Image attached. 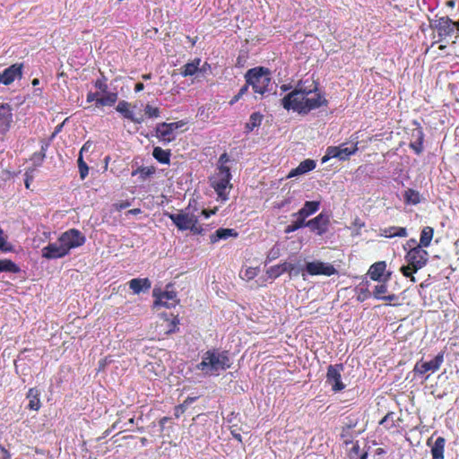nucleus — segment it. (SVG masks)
Masks as SVG:
<instances>
[{"instance_id":"nucleus-1","label":"nucleus","mask_w":459,"mask_h":459,"mask_svg":"<svg viewBox=\"0 0 459 459\" xmlns=\"http://www.w3.org/2000/svg\"><path fill=\"white\" fill-rule=\"evenodd\" d=\"M231 366L229 352L219 351L216 349L209 350L204 353L202 361L196 366L197 369L210 375H218Z\"/></svg>"},{"instance_id":"nucleus-2","label":"nucleus","mask_w":459,"mask_h":459,"mask_svg":"<svg viewBox=\"0 0 459 459\" xmlns=\"http://www.w3.org/2000/svg\"><path fill=\"white\" fill-rule=\"evenodd\" d=\"M165 216L169 218L179 230H189L196 235H203V226L198 221V216L190 211V204L184 210H180L178 213H170L166 212Z\"/></svg>"},{"instance_id":"nucleus-3","label":"nucleus","mask_w":459,"mask_h":459,"mask_svg":"<svg viewBox=\"0 0 459 459\" xmlns=\"http://www.w3.org/2000/svg\"><path fill=\"white\" fill-rule=\"evenodd\" d=\"M230 169L226 165H219L217 172L210 178L211 186L222 201L229 199L230 191L232 188Z\"/></svg>"},{"instance_id":"nucleus-4","label":"nucleus","mask_w":459,"mask_h":459,"mask_svg":"<svg viewBox=\"0 0 459 459\" xmlns=\"http://www.w3.org/2000/svg\"><path fill=\"white\" fill-rule=\"evenodd\" d=\"M245 79L254 91L261 95L268 91L272 81L269 69L262 66L249 69L245 74Z\"/></svg>"},{"instance_id":"nucleus-5","label":"nucleus","mask_w":459,"mask_h":459,"mask_svg":"<svg viewBox=\"0 0 459 459\" xmlns=\"http://www.w3.org/2000/svg\"><path fill=\"white\" fill-rule=\"evenodd\" d=\"M318 85V82L315 80L299 81L296 88L281 99L282 107L290 110V107H291L292 104L291 102H293L294 100H300V98L317 92L319 90Z\"/></svg>"},{"instance_id":"nucleus-6","label":"nucleus","mask_w":459,"mask_h":459,"mask_svg":"<svg viewBox=\"0 0 459 459\" xmlns=\"http://www.w3.org/2000/svg\"><path fill=\"white\" fill-rule=\"evenodd\" d=\"M291 103L290 110L292 109L299 114H307L311 110L327 106L328 100L325 98V95L318 91L313 97L306 96L298 100H294Z\"/></svg>"},{"instance_id":"nucleus-7","label":"nucleus","mask_w":459,"mask_h":459,"mask_svg":"<svg viewBox=\"0 0 459 459\" xmlns=\"http://www.w3.org/2000/svg\"><path fill=\"white\" fill-rule=\"evenodd\" d=\"M57 240L69 253L71 249L82 246L85 243L86 238L79 230L70 229L63 232Z\"/></svg>"},{"instance_id":"nucleus-8","label":"nucleus","mask_w":459,"mask_h":459,"mask_svg":"<svg viewBox=\"0 0 459 459\" xmlns=\"http://www.w3.org/2000/svg\"><path fill=\"white\" fill-rule=\"evenodd\" d=\"M404 259L410 265L419 271L427 264L429 253L423 247L416 245L407 251Z\"/></svg>"},{"instance_id":"nucleus-9","label":"nucleus","mask_w":459,"mask_h":459,"mask_svg":"<svg viewBox=\"0 0 459 459\" xmlns=\"http://www.w3.org/2000/svg\"><path fill=\"white\" fill-rule=\"evenodd\" d=\"M170 285L167 286L169 289ZM152 295L155 298L154 307H164L167 308L175 307L179 299H178L177 292L174 290H161L160 289H154L152 291Z\"/></svg>"},{"instance_id":"nucleus-10","label":"nucleus","mask_w":459,"mask_h":459,"mask_svg":"<svg viewBox=\"0 0 459 459\" xmlns=\"http://www.w3.org/2000/svg\"><path fill=\"white\" fill-rule=\"evenodd\" d=\"M344 367L342 363L329 365L326 372V383L331 385L332 391L338 393L345 388V384L342 381V372Z\"/></svg>"},{"instance_id":"nucleus-11","label":"nucleus","mask_w":459,"mask_h":459,"mask_svg":"<svg viewBox=\"0 0 459 459\" xmlns=\"http://www.w3.org/2000/svg\"><path fill=\"white\" fill-rule=\"evenodd\" d=\"M183 120L172 123H159L156 126V137L162 143H170L175 139L174 132L185 126Z\"/></svg>"},{"instance_id":"nucleus-12","label":"nucleus","mask_w":459,"mask_h":459,"mask_svg":"<svg viewBox=\"0 0 459 459\" xmlns=\"http://www.w3.org/2000/svg\"><path fill=\"white\" fill-rule=\"evenodd\" d=\"M304 270L307 272V274L311 276L316 275H325V276H332L334 274H337L338 272L335 269V267L328 263H324L319 260H316L313 262H307L305 265Z\"/></svg>"},{"instance_id":"nucleus-13","label":"nucleus","mask_w":459,"mask_h":459,"mask_svg":"<svg viewBox=\"0 0 459 459\" xmlns=\"http://www.w3.org/2000/svg\"><path fill=\"white\" fill-rule=\"evenodd\" d=\"M358 143H354L351 147H345L343 144L339 146H330L326 150V155L322 159L323 162H325L330 158H337L341 160H346L351 155L354 154L358 151Z\"/></svg>"},{"instance_id":"nucleus-14","label":"nucleus","mask_w":459,"mask_h":459,"mask_svg":"<svg viewBox=\"0 0 459 459\" xmlns=\"http://www.w3.org/2000/svg\"><path fill=\"white\" fill-rule=\"evenodd\" d=\"M444 355L445 352L440 351L430 361H418L413 368V372L418 375H424L429 371L436 372L439 369L442 363L444 362Z\"/></svg>"},{"instance_id":"nucleus-15","label":"nucleus","mask_w":459,"mask_h":459,"mask_svg":"<svg viewBox=\"0 0 459 459\" xmlns=\"http://www.w3.org/2000/svg\"><path fill=\"white\" fill-rule=\"evenodd\" d=\"M24 65L22 63H15L0 73V83L8 86L16 79H22Z\"/></svg>"},{"instance_id":"nucleus-16","label":"nucleus","mask_w":459,"mask_h":459,"mask_svg":"<svg viewBox=\"0 0 459 459\" xmlns=\"http://www.w3.org/2000/svg\"><path fill=\"white\" fill-rule=\"evenodd\" d=\"M329 224L330 217L324 212L306 221V227H308L312 232L316 233L318 236H322L327 232Z\"/></svg>"},{"instance_id":"nucleus-17","label":"nucleus","mask_w":459,"mask_h":459,"mask_svg":"<svg viewBox=\"0 0 459 459\" xmlns=\"http://www.w3.org/2000/svg\"><path fill=\"white\" fill-rule=\"evenodd\" d=\"M13 122V108L9 103L0 104V136H4Z\"/></svg>"},{"instance_id":"nucleus-18","label":"nucleus","mask_w":459,"mask_h":459,"mask_svg":"<svg viewBox=\"0 0 459 459\" xmlns=\"http://www.w3.org/2000/svg\"><path fill=\"white\" fill-rule=\"evenodd\" d=\"M435 29L437 31L439 40L450 37L455 31V22L449 17H441L436 21Z\"/></svg>"},{"instance_id":"nucleus-19","label":"nucleus","mask_w":459,"mask_h":459,"mask_svg":"<svg viewBox=\"0 0 459 459\" xmlns=\"http://www.w3.org/2000/svg\"><path fill=\"white\" fill-rule=\"evenodd\" d=\"M42 256L46 259L62 258L68 255V252L61 243H49L41 250Z\"/></svg>"},{"instance_id":"nucleus-20","label":"nucleus","mask_w":459,"mask_h":459,"mask_svg":"<svg viewBox=\"0 0 459 459\" xmlns=\"http://www.w3.org/2000/svg\"><path fill=\"white\" fill-rule=\"evenodd\" d=\"M116 110L119 112L122 117L135 124H142L144 121L143 116L135 117L131 110V104L126 100H121L116 107Z\"/></svg>"},{"instance_id":"nucleus-21","label":"nucleus","mask_w":459,"mask_h":459,"mask_svg":"<svg viewBox=\"0 0 459 459\" xmlns=\"http://www.w3.org/2000/svg\"><path fill=\"white\" fill-rule=\"evenodd\" d=\"M386 262L385 261H378L370 265L368 275L372 281H381L384 278H385L386 273Z\"/></svg>"},{"instance_id":"nucleus-22","label":"nucleus","mask_w":459,"mask_h":459,"mask_svg":"<svg viewBox=\"0 0 459 459\" xmlns=\"http://www.w3.org/2000/svg\"><path fill=\"white\" fill-rule=\"evenodd\" d=\"M316 163L314 160L307 159V160L301 161L297 168L292 169L289 172L287 178H291L294 177H298V176L306 174V173L313 170L316 168Z\"/></svg>"},{"instance_id":"nucleus-23","label":"nucleus","mask_w":459,"mask_h":459,"mask_svg":"<svg viewBox=\"0 0 459 459\" xmlns=\"http://www.w3.org/2000/svg\"><path fill=\"white\" fill-rule=\"evenodd\" d=\"M320 207L319 201H306L303 207L299 209L297 212L292 214L293 217H301L306 221V219L316 213Z\"/></svg>"},{"instance_id":"nucleus-24","label":"nucleus","mask_w":459,"mask_h":459,"mask_svg":"<svg viewBox=\"0 0 459 459\" xmlns=\"http://www.w3.org/2000/svg\"><path fill=\"white\" fill-rule=\"evenodd\" d=\"M129 288L134 294L148 291L152 282L148 278H134L128 281Z\"/></svg>"},{"instance_id":"nucleus-25","label":"nucleus","mask_w":459,"mask_h":459,"mask_svg":"<svg viewBox=\"0 0 459 459\" xmlns=\"http://www.w3.org/2000/svg\"><path fill=\"white\" fill-rule=\"evenodd\" d=\"M40 392L36 387H31L29 389L27 393V399H29V403L27 408L31 411H39L41 407L40 402Z\"/></svg>"},{"instance_id":"nucleus-26","label":"nucleus","mask_w":459,"mask_h":459,"mask_svg":"<svg viewBox=\"0 0 459 459\" xmlns=\"http://www.w3.org/2000/svg\"><path fill=\"white\" fill-rule=\"evenodd\" d=\"M391 276V272L386 273L385 278H384L383 281H379L380 283L378 285L375 286L372 292V296L376 299L381 300L384 298V296H385L386 293L388 292L387 282L390 281Z\"/></svg>"},{"instance_id":"nucleus-27","label":"nucleus","mask_w":459,"mask_h":459,"mask_svg":"<svg viewBox=\"0 0 459 459\" xmlns=\"http://www.w3.org/2000/svg\"><path fill=\"white\" fill-rule=\"evenodd\" d=\"M238 233L234 229H218L213 234L210 236L211 243L214 244L221 239H227L230 237L237 238Z\"/></svg>"},{"instance_id":"nucleus-28","label":"nucleus","mask_w":459,"mask_h":459,"mask_svg":"<svg viewBox=\"0 0 459 459\" xmlns=\"http://www.w3.org/2000/svg\"><path fill=\"white\" fill-rule=\"evenodd\" d=\"M398 421H401L400 418H395V413L390 411L379 421V425L384 426L385 429L388 431L395 430L399 428Z\"/></svg>"},{"instance_id":"nucleus-29","label":"nucleus","mask_w":459,"mask_h":459,"mask_svg":"<svg viewBox=\"0 0 459 459\" xmlns=\"http://www.w3.org/2000/svg\"><path fill=\"white\" fill-rule=\"evenodd\" d=\"M446 439L443 437H438L434 444L431 446L432 459H444L445 455Z\"/></svg>"},{"instance_id":"nucleus-30","label":"nucleus","mask_w":459,"mask_h":459,"mask_svg":"<svg viewBox=\"0 0 459 459\" xmlns=\"http://www.w3.org/2000/svg\"><path fill=\"white\" fill-rule=\"evenodd\" d=\"M294 269V264L289 262H284L281 264L272 266L269 271V276L271 278H278L286 272H291Z\"/></svg>"},{"instance_id":"nucleus-31","label":"nucleus","mask_w":459,"mask_h":459,"mask_svg":"<svg viewBox=\"0 0 459 459\" xmlns=\"http://www.w3.org/2000/svg\"><path fill=\"white\" fill-rule=\"evenodd\" d=\"M381 235L385 238H394V237L405 238L408 236V232H407L406 228H404V227L390 226V227L382 229Z\"/></svg>"},{"instance_id":"nucleus-32","label":"nucleus","mask_w":459,"mask_h":459,"mask_svg":"<svg viewBox=\"0 0 459 459\" xmlns=\"http://www.w3.org/2000/svg\"><path fill=\"white\" fill-rule=\"evenodd\" d=\"M434 236V229L430 226H425L420 231V243L417 246L428 247L430 246Z\"/></svg>"},{"instance_id":"nucleus-33","label":"nucleus","mask_w":459,"mask_h":459,"mask_svg":"<svg viewBox=\"0 0 459 459\" xmlns=\"http://www.w3.org/2000/svg\"><path fill=\"white\" fill-rule=\"evenodd\" d=\"M154 159L161 164H169L171 152L170 150H164L161 147H154L152 151Z\"/></svg>"},{"instance_id":"nucleus-34","label":"nucleus","mask_w":459,"mask_h":459,"mask_svg":"<svg viewBox=\"0 0 459 459\" xmlns=\"http://www.w3.org/2000/svg\"><path fill=\"white\" fill-rule=\"evenodd\" d=\"M200 63H201L200 58H198V57L195 58L192 62L186 63L185 65H183V67L181 68L180 74L184 77L192 76V75L195 74L199 69Z\"/></svg>"},{"instance_id":"nucleus-35","label":"nucleus","mask_w":459,"mask_h":459,"mask_svg":"<svg viewBox=\"0 0 459 459\" xmlns=\"http://www.w3.org/2000/svg\"><path fill=\"white\" fill-rule=\"evenodd\" d=\"M117 99V92L107 91L104 96L97 99V106H113Z\"/></svg>"},{"instance_id":"nucleus-36","label":"nucleus","mask_w":459,"mask_h":459,"mask_svg":"<svg viewBox=\"0 0 459 459\" xmlns=\"http://www.w3.org/2000/svg\"><path fill=\"white\" fill-rule=\"evenodd\" d=\"M264 116L260 112H254L249 117V121L246 124L247 132H252L255 128L261 126Z\"/></svg>"},{"instance_id":"nucleus-37","label":"nucleus","mask_w":459,"mask_h":459,"mask_svg":"<svg viewBox=\"0 0 459 459\" xmlns=\"http://www.w3.org/2000/svg\"><path fill=\"white\" fill-rule=\"evenodd\" d=\"M20 267L10 259H0V272L18 273Z\"/></svg>"},{"instance_id":"nucleus-38","label":"nucleus","mask_w":459,"mask_h":459,"mask_svg":"<svg viewBox=\"0 0 459 459\" xmlns=\"http://www.w3.org/2000/svg\"><path fill=\"white\" fill-rule=\"evenodd\" d=\"M156 172V169L153 166L150 167H139L137 169L132 172V176H135L137 174L140 175L141 180L144 181L151 176H152Z\"/></svg>"},{"instance_id":"nucleus-39","label":"nucleus","mask_w":459,"mask_h":459,"mask_svg":"<svg viewBox=\"0 0 459 459\" xmlns=\"http://www.w3.org/2000/svg\"><path fill=\"white\" fill-rule=\"evenodd\" d=\"M295 218L296 220L285 228L284 232L286 234L294 232L299 230L300 228L306 227V221L304 219H302L301 217Z\"/></svg>"},{"instance_id":"nucleus-40","label":"nucleus","mask_w":459,"mask_h":459,"mask_svg":"<svg viewBox=\"0 0 459 459\" xmlns=\"http://www.w3.org/2000/svg\"><path fill=\"white\" fill-rule=\"evenodd\" d=\"M85 145L82 148L78 158V169L81 179H84L89 174V167L82 159V152L84 150Z\"/></svg>"},{"instance_id":"nucleus-41","label":"nucleus","mask_w":459,"mask_h":459,"mask_svg":"<svg viewBox=\"0 0 459 459\" xmlns=\"http://www.w3.org/2000/svg\"><path fill=\"white\" fill-rule=\"evenodd\" d=\"M404 199L407 204H418L420 202L419 192L411 188L404 192Z\"/></svg>"},{"instance_id":"nucleus-42","label":"nucleus","mask_w":459,"mask_h":459,"mask_svg":"<svg viewBox=\"0 0 459 459\" xmlns=\"http://www.w3.org/2000/svg\"><path fill=\"white\" fill-rule=\"evenodd\" d=\"M400 272L404 277L409 278L411 282H416V278L413 276V274L417 273L418 270L413 268L408 263L406 265H403L400 268Z\"/></svg>"},{"instance_id":"nucleus-43","label":"nucleus","mask_w":459,"mask_h":459,"mask_svg":"<svg viewBox=\"0 0 459 459\" xmlns=\"http://www.w3.org/2000/svg\"><path fill=\"white\" fill-rule=\"evenodd\" d=\"M47 146H42L40 152H34L30 158V160L35 166H40L46 157Z\"/></svg>"},{"instance_id":"nucleus-44","label":"nucleus","mask_w":459,"mask_h":459,"mask_svg":"<svg viewBox=\"0 0 459 459\" xmlns=\"http://www.w3.org/2000/svg\"><path fill=\"white\" fill-rule=\"evenodd\" d=\"M371 295L372 292L369 291L368 288H364L361 285H359L357 290V300L359 302H363L369 299Z\"/></svg>"},{"instance_id":"nucleus-45","label":"nucleus","mask_w":459,"mask_h":459,"mask_svg":"<svg viewBox=\"0 0 459 459\" xmlns=\"http://www.w3.org/2000/svg\"><path fill=\"white\" fill-rule=\"evenodd\" d=\"M144 115L148 118H156L160 117V111L159 108L147 104L144 108Z\"/></svg>"},{"instance_id":"nucleus-46","label":"nucleus","mask_w":459,"mask_h":459,"mask_svg":"<svg viewBox=\"0 0 459 459\" xmlns=\"http://www.w3.org/2000/svg\"><path fill=\"white\" fill-rule=\"evenodd\" d=\"M94 86L101 92L106 93L108 89L106 77L102 75L101 78L97 79L94 82Z\"/></svg>"},{"instance_id":"nucleus-47","label":"nucleus","mask_w":459,"mask_h":459,"mask_svg":"<svg viewBox=\"0 0 459 459\" xmlns=\"http://www.w3.org/2000/svg\"><path fill=\"white\" fill-rule=\"evenodd\" d=\"M179 324V319H178V316H176L173 317V319L169 322V326H168V330H167V333H175L178 330V325Z\"/></svg>"},{"instance_id":"nucleus-48","label":"nucleus","mask_w":459,"mask_h":459,"mask_svg":"<svg viewBox=\"0 0 459 459\" xmlns=\"http://www.w3.org/2000/svg\"><path fill=\"white\" fill-rule=\"evenodd\" d=\"M11 248L8 247L5 238L4 237V230L0 228V250L6 252Z\"/></svg>"},{"instance_id":"nucleus-49","label":"nucleus","mask_w":459,"mask_h":459,"mask_svg":"<svg viewBox=\"0 0 459 459\" xmlns=\"http://www.w3.org/2000/svg\"><path fill=\"white\" fill-rule=\"evenodd\" d=\"M381 300L387 301L390 305H392V302H394V306L398 305L397 303H395L398 300V296L394 293L384 296V298Z\"/></svg>"},{"instance_id":"nucleus-50","label":"nucleus","mask_w":459,"mask_h":459,"mask_svg":"<svg viewBox=\"0 0 459 459\" xmlns=\"http://www.w3.org/2000/svg\"><path fill=\"white\" fill-rule=\"evenodd\" d=\"M280 255V249L278 247H273L269 254H268V256L267 258L272 261V260H274L276 259Z\"/></svg>"},{"instance_id":"nucleus-51","label":"nucleus","mask_w":459,"mask_h":459,"mask_svg":"<svg viewBox=\"0 0 459 459\" xmlns=\"http://www.w3.org/2000/svg\"><path fill=\"white\" fill-rule=\"evenodd\" d=\"M186 411L185 403L179 404L175 407V417L179 418L181 414H183Z\"/></svg>"},{"instance_id":"nucleus-52","label":"nucleus","mask_w":459,"mask_h":459,"mask_svg":"<svg viewBox=\"0 0 459 459\" xmlns=\"http://www.w3.org/2000/svg\"><path fill=\"white\" fill-rule=\"evenodd\" d=\"M0 459H11L9 451L0 445Z\"/></svg>"},{"instance_id":"nucleus-53","label":"nucleus","mask_w":459,"mask_h":459,"mask_svg":"<svg viewBox=\"0 0 459 459\" xmlns=\"http://www.w3.org/2000/svg\"><path fill=\"white\" fill-rule=\"evenodd\" d=\"M256 275L255 270L252 267H248L245 271V277L248 280L253 279Z\"/></svg>"},{"instance_id":"nucleus-54","label":"nucleus","mask_w":459,"mask_h":459,"mask_svg":"<svg viewBox=\"0 0 459 459\" xmlns=\"http://www.w3.org/2000/svg\"><path fill=\"white\" fill-rule=\"evenodd\" d=\"M360 448L358 441L353 445V446L351 449V456L354 455H359L360 454Z\"/></svg>"},{"instance_id":"nucleus-55","label":"nucleus","mask_w":459,"mask_h":459,"mask_svg":"<svg viewBox=\"0 0 459 459\" xmlns=\"http://www.w3.org/2000/svg\"><path fill=\"white\" fill-rule=\"evenodd\" d=\"M98 95H99L98 92H89L87 94V102L91 103L94 100L97 101V99H99Z\"/></svg>"},{"instance_id":"nucleus-56","label":"nucleus","mask_w":459,"mask_h":459,"mask_svg":"<svg viewBox=\"0 0 459 459\" xmlns=\"http://www.w3.org/2000/svg\"><path fill=\"white\" fill-rule=\"evenodd\" d=\"M249 86H251L250 84H248V82H246V84L243 85L240 90L238 91V94L243 97L247 91H248V88Z\"/></svg>"},{"instance_id":"nucleus-57","label":"nucleus","mask_w":459,"mask_h":459,"mask_svg":"<svg viewBox=\"0 0 459 459\" xmlns=\"http://www.w3.org/2000/svg\"><path fill=\"white\" fill-rule=\"evenodd\" d=\"M229 161V156L228 154L225 152V153H222L221 156H220V159H219V163L220 165H225V163H227Z\"/></svg>"},{"instance_id":"nucleus-58","label":"nucleus","mask_w":459,"mask_h":459,"mask_svg":"<svg viewBox=\"0 0 459 459\" xmlns=\"http://www.w3.org/2000/svg\"><path fill=\"white\" fill-rule=\"evenodd\" d=\"M171 419L169 417H162L160 420H159V424L160 426V429L161 430H163L164 427H165V424L167 422H169Z\"/></svg>"},{"instance_id":"nucleus-59","label":"nucleus","mask_w":459,"mask_h":459,"mask_svg":"<svg viewBox=\"0 0 459 459\" xmlns=\"http://www.w3.org/2000/svg\"><path fill=\"white\" fill-rule=\"evenodd\" d=\"M26 176V178H25V187L27 189L30 188V182L32 181L33 179V177L32 176H30L28 173L25 174Z\"/></svg>"},{"instance_id":"nucleus-60","label":"nucleus","mask_w":459,"mask_h":459,"mask_svg":"<svg viewBox=\"0 0 459 459\" xmlns=\"http://www.w3.org/2000/svg\"><path fill=\"white\" fill-rule=\"evenodd\" d=\"M242 97L238 93L236 94L229 102L230 106H233L236 102H238Z\"/></svg>"},{"instance_id":"nucleus-61","label":"nucleus","mask_w":459,"mask_h":459,"mask_svg":"<svg viewBox=\"0 0 459 459\" xmlns=\"http://www.w3.org/2000/svg\"><path fill=\"white\" fill-rule=\"evenodd\" d=\"M144 89V85L143 82H138L134 86V91L139 92L142 91Z\"/></svg>"},{"instance_id":"nucleus-62","label":"nucleus","mask_w":459,"mask_h":459,"mask_svg":"<svg viewBox=\"0 0 459 459\" xmlns=\"http://www.w3.org/2000/svg\"><path fill=\"white\" fill-rule=\"evenodd\" d=\"M214 212L213 211H209V210H206V209H203L202 210V214L205 217V218H209L211 216V214H213Z\"/></svg>"},{"instance_id":"nucleus-63","label":"nucleus","mask_w":459,"mask_h":459,"mask_svg":"<svg viewBox=\"0 0 459 459\" xmlns=\"http://www.w3.org/2000/svg\"><path fill=\"white\" fill-rule=\"evenodd\" d=\"M411 147L416 152V153H420L422 151L421 144L416 146L415 144H411Z\"/></svg>"},{"instance_id":"nucleus-64","label":"nucleus","mask_w":459,"mask_h":459,"mask_svg":"<svg viewBox=\"0 0 459 459\" xmlns=\"http://www.w3.org/2000/svg\"><path fill=\"white\" fill-rule=\"evenodd\" d=\"M406 245L412 247V246L415 247L418 244L415 238H411L407 241Z\"/></svg>"}]
</instances>
